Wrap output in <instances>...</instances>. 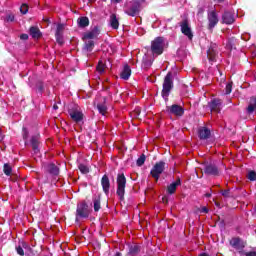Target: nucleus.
<instances>
[{
  "instance_id": "nucleus-30",
  "label": "nucleus",
  "mask_w": 256,
  "mask_h": 256,
  "mask_svg": "<svg viewBox=\"0 0 256 256\" xmlns=\"http://www.w3.org/2000/svg\"><path fill=\"white\" fill-rule=\"evenodd\" d=\"M96 70L98 71V73L103 74L105 73V63H103V61H99L98 65L96 67Z\"/></svg>"
},
{
  "instance_id": "nucleus-33",
  "label": "nucleus",
  "mask_w": 256,
  "mask_h": 256,
  "mask_svg": "<svg viewBox=\"0 0 256 256\" xmlns=\"http://www.w3.org/2000/svg\"><path fill=\"white\" fill-rule=\"evenodd\" d=\"M233 90V82H230L226 85L225 88V95H229L231 91Z\"/></svg>"
},
{
  "instance_id": "nucleus-38",
  "label": "nucleus",
  "mask_w": 256,
  "mask_h": 256,
  "mask_svg": "<svg viewBox=\"0 0 256 256\" xmlns=\"http://www.w3.org/2000/svg\"><path fill=\"white\" fill-rule=\"evenodd\" d=\"M55 35L58 43H63V32H56Z\"/></svg>"
},
{
  "instance_id": "nucleus-9",
  "label": "nucleus",
  "mask_w": 256,
  "mask_h": 256,
  "mask_svg": "<svg viewBox=\"0 0 256 256\" xmlns=\"http://www.w3.org/2000/svg\"><path fill=\"white\" fill-rule=\"evenodd\" d=\"M101 34V28L99 26H94L90 29V31L85 32L83 34L84 41L91 40V39H97L99 35Z\"/></svg>"
},
{
  "instance_id": "nucleus-14",
  "label": "nucleus",
  "mask_w": 256,
  "mask_h": 256,
  "mask_svg": "<svg viewBox=\"0 0 256 256\" xmlns=\"http://www.w3.org/2000/svg\"><path fill=\"white\" fill-rule=\"evenodd\" d=\"M222 21L226 25H232V23H235V16L231 12H224L222 15Z\"/></svg>"
},
{
  "instance_id": "nucleus-49",
  "label": "nucleus",
  "mask_w": 256,
  "mask_h": 256,
  "mask_svg": "<svg viewBox=\"0 0 256 256\" xmlns=\"http://www.w3.org/2000/svg\"><path fill=\"white\" fill-rule=\"evenodd\" d=\"M205 12V9H203V8H199V10H198V14H201V13H204Z\"/></svg>"
},
{
  "instance_id": "nucleus-15",
  "label": "nucleus",
  "mask_w": 256,
  "mask_h": 256,
  "mask_svg": "<svg viewBox=\"0 0 256 256\" xmlns=\"http://www.w3.org/2000/svg\"><path fill=\"white\" fill-rule=\"evenodd\" d=\"M101 185L103 188V191L106 195H109V188L111 187L110 181H109V176L104 175L101 179Z\"/></svg>"
},
{
  "instance_id": "nucleus-42",
  "label": "nucleus",
  "mask_w": 256,
  "mask_h": 256,
  "mask_svg": "<svg viewBox=\"0 0 256 256\" xmlns=\"http://www.w3.org/2000/svg\"><path fill=\"white\" fill-rule=\"evenodd\" d=\"M22 249H25V251H29V249H31V247H29V244L22 242L21 245Z\"/></svg>"
},
{
  "instance_id": "nucleus-41",
  "label": "nucleus",
  "mask_w": 256,
  "mask_h": 256,
  "mask_svg": "<svg viewBox=\"0 0 256 256\" xmlns=\"http://www.w3.org/2000/svg\"><path fill=\"white\" fill-rule=\"evenodd\" d=\"M6 21H8V22H13V21H15V16H14L13 14H8V15L6 16Z\"/></svg>"
},
{
  "instance_id": "nucleus-25",
  "label": "nucleus",
  "mask_w": 256,
  "mask_h": 256,
  "mask_svg": "<svg viewBox=\"0 0 256 256\" xmlns=\"http://www.w3.org/2000/svg\"><path fill=\"white\" fill-rule=\"evenodd\" d=\"M207 57L209 59V61H215L216 57H217V52L215 51V49L213 48H209L207 51Z\"/></svg>"
},
{
  "instance_id": "nucleus-44",
  "label": "nucleus",
  "mask_w": 256,
  "mask_h": 256,
  "mask_svg": "<svg viewBox=\"0 0 256 256\" xmlns=\"http://www.w3.org/2000/svg\"><path fill=\"white\" fill-rule=\"evenodd\" d=\"M56 33H63V25L59 24V25L57 26Z\"/></svg>"
},
{
  "instance_id": "nucleus-19",
  "label": "nucleus",
  "mask_w": 256,
  "mask_h": 256,
  "mask_svg": "<svg viewBox=\"0 0 256 256\" xmlns=\"http://www.w3.org/2000/svg\"><path fill=\"white\" fill-rule=\"evenodd\" d=\"M248 115H253L256 111V97L250 98L249 105L246 109Z\"/></svg>"
},
{
  "instance_id": "nucleus-23",
  "label": "nucleus",
  "mask_w": 256,
  "mask_h": 256,
  "mask_svg": "<svg viewBox=\"0 0 256 256\" xmlns=\"http://www.w3.org/2000/svg\"><path fill=\"white\" fill-rule=\"evenodd\" d=\"M30 35L33 37V39H39V37H41V30L35 26H32L30 28Z\"/></svg>"
},
{
  "instance_id": "nucleus-2",
  "label": "nucleus",
  "mask_w": 256,
  "mask_h": 256,
  "mask_svg": "<svg viewBox=\"0 0 256 256\" xmlns=\"http://www.w3.org/2000/svg\"><path fill=\"white\" fill-rule=\"evenodd\" d=\"M141 3H143V0H132L131 2H128L124 9L126 15H129L130 17L139 15V8L141 7Z\"/></svg>"
},
{
  "instance_id": "nucleus-11",
  "label": "nucleus",
  "mask_w": 256,
  "mask_h": 256,
  "mask_svg": "<svg viewBox=\"0 0 256 256\" xmlns=\"http://www.w3.org/2000/svg\"><path fill=\"white\" fill-rule=\"evenodd\" d=\"M167 111L172 115H176V117H183V114L185 113V109L177 104L167 107Z\"/></svg>"
},
{
  "instance_id": "nucleus-40",
  "label": "nucleus",
  "mask_w": 256,
  "mask_h": 256,
  "mask_svg": "<svg viewBox=\"0 0 256 256\" xmlns=\"http://www.w3.org/2000/svg\"><path fill=\"white\" fill-rule=\"evenodd\" d=\"M152 64H153V62L147 61V60H145V58L143 59V67L145 69H149L150 65H152Z\"/></svg>"
},
{
  "instance_id": "nucleus-13",
  "label": "nucleus",
  "mask_w": 256,
  "mask_h": 256,
  "mask_svg": "<svg viewBox=\"0 0 256 256\" xmlns=\"http://www.w3.org/2000/svg\"><path fill=\"white\" fill-rule=\"evenodd\" d=\"M180 27L183 35H186V37H188L190 40L193 39V33L191 32V27H189L187 21L182 22Z\"/></svg>"
},
{
  "instance_id": "nucleus-26",
  "label": "nucleus",
  "mask_w": 256,
  "mask_h": 256,
  "mask_svg": "<svg viewBox=\"0 0 256 256\" xmlns=\"http://www.w3.org/2000/svg\"><path fill=\"white\" fill-rule=\"evenodd\" d=\"M47 171H49L51 175H59V168L55 164H49Z\"/></svg>"
},
{
  "instance_id": "nucleus-50",
  "label": "nucleus",
  "mask_w": 256,
  "mask_h": 256,
  "mask_svg": "<svg viewBox=\"0 0 256 256\" xmlns=\"http://www.w3.org/2000/svg\"><path fill=\"white\" fill-rule=\"evenodd\" d=\"M53 109L57 111V109H59V106H57V104H54Z\"/></svg>"
},
{
  "instance_id": "nucleus-46",
  "label": "nucleus",
  "mask_w": 256,
  "mask_h": 256,
  "mask_svg": "<svg viewBox=\"0 0 256 256\" xmlns=\"http://www.w3.org/2000/svg\"><path fill=\"white\" fill-rule=\"evenodd\" d=\"M245 255H246V256H256V252H255V251L246 252Z\"/></svg>"
},
{
  "instance_id": "nucleus-27",
  "label": "nucleus",
  "mask_w": 256,
  "mask_h": 256,
  "mask_svg": "<svg viewBox=\"0 0 256 256\" xmlns=\"http://www.w3.org/2000/svg\"><path fill=\"white\" fill-rule=\"evenodd\" d=\"M79 27H89V18L81 17L78 19Z\"/></svg>"
},
{
  "instance_id": "nucleus-28",
  "label": "nucleus",
  "mask_w": 256,
  "mask_h": 256,
  "mask_svg": "<svg viewBox=\"0 0 256 256\" xmlns=\"http://www.w3.org/2000/svg\"><path fill=\"white\" fill-rule=\"evenodd\" d=\"M94 211H99L101 209V198L95 197L93 199Z\"/></svg>"
},
{
  "instance_id": "nucleus-36",
  "label": "nucleus",
  "mask_w": 256,
  "mask_h": 256,
  "mask_svg": "<svg viewBox=\"0 0 256 256\" xmlns=\"http://www.w3.org/2000/svg\"><path fill=\"white\" fill-rule=\"evenodd\" d=\"M247 177H248L249 181H256V172L253 170L248 172Z\"/></svg>"
},
{
  "instance_id": "nucleus-17",
  "label": "nucleus",
  "mask_w": 256,
  "mask_h": 256,
  "mask_svg": "<svg viewBox=\"0 0 256 256\" xmlns=\"http://www.w3.org/2000/svg\"><path fill=\"white\" fill-rule=\"evenodd\" d=\"M121 79H124V81L129 80V77H131V67L129 65H124L122 72L120 73Z\"/></svg>"
},
{
  "instance_id": "nucleus-51",
  "label": "nucleus",
  "mask_w": 256,
  "mask_h": 256,
  "mask_svg": "<svg viewBox=\"0 0 256 256\" xmlns=\"http://www.w3.org/2000/svg\"><path fill=\"white\" fill-rule=\"evenodd\" d=\"M112 3H121V0H111Z\"/></svg>"
},
{
  "instance_id": "nucleus-39",
  "label": "nucleus",
  "mask_w": 256,
  "mask_h": 256,
  "mask_svg": "<svg viewBox=\"0 0 256 256\" xmlns=\"http://www.w3.org/2000/svg\"><path fill=\"white\" fill-rule=\"evenodd\" d=\"M16 251H17V254L20 255V256L25 255V251L23 250V247H21V245L16 247Z\"/></svg>"
},
{
  "instance_id": "nucleus-8",
  "label": "nucleus",
  "mask_w": 256,
  "mask_h": 256,
  "mask_svg": "<svg viewBox=\"0 0 256 256\" xmlns=\"http://www.w3.org/2000/svg\"><path fill=\"white\" fill-rule=\"evenodd\" d=\"M163 171H165V162L160 161L154 165L150 173L152 177H154V179L157 181L159 180V177H161V173H163Z\"/></svg>"
},
{
  "instance_id": "nucleus-43",
  "label": "nucleus",
  "mask_w": 256,
  "mask_h": 256,
  "mask_svg": "<svg viewBox=\"0 0 256 256\" xmlns=\"http://www.w3.org/2000/svg\"><path fill=\"white\" fill-rule=\"evenodd\" d=\"M29 137V132L27 131V128H23V139H27Z\"/></svg>"
},
{
  "instance_id": "nucleus-16",
  "label": "nucleus",
  "mask_w": 256,
  "mask_h": 256,
  "mask_svg": "<svg viewBox=\"0 0 256 256\" xmlns=\"http://www.w3.org/2000/svg\"><path fill=\"white\" fill-rule=\"evenodd\" d=\"M198 135L200 139H209L211 137V130L207 127H201L198 130Z\"/></svg>"
},
{
  "instance_id": "nucleus-45",
  "label": "nucleus",
  "mask_w": 256,
  "mask_h": 256,
  "mask_svg": "<svg viewBox=\"0 0 256 256\" xmlns=\"http://www.w3.org/2000/svg\"><path fill=\"white\" fill-rule=\"evenodd\" d=\"M223 197H229V190L222 191Z\"/></svg>"
},
{
  "instance_id": "nucleus-22",
  "label": "nucleus",
  "mask_w": 256,
  "mask_h": 256,
  "mask_svg": "<svg viewBox=\"0 0 256 256\" xmlns=\"http://www.w3.org/2000/svg\"><path fill=\"white\" fill-rule=\"evenodd\" d=\"M110 25L112 29H119V19H117V15L115 14L110 15Z\"/></svg>"
},
{
  "instance_id": "nucleus-37",
  "label": "nucleus",
  "mask_w": 256,
  "mask_h": 256,
  "mask_svg": "<svg viewBox=\"0 0 256 256\" xmlns=\"http://www.w3.org/2000/svg\"><path fill=\"white\" fill-rule=\"evenodd\" d=\"M79 170L81 171V173L87 174L89 172V168L83 164L79 165Z\"/></svg>"
},
{
  "instance_id": "nucleus-20",
  "label": "nucleus",
  "mask_w": 256,
  "mask_h": 256,
  "mask_svg": "<svg viewBox=\"0 0 256 256\" xmlns=\"http://www.w3.org/2000/svg\"><path fill=\"white\" fill-rule=\"evenodd\" d=\"M31 145L34 153H39V136H33L31 138Z\"/></svg>"
},
{
  "instance_id": "nucleus-3",
  "label": "nucleus",
  "mask_w": 256,
  "mask_h": 256,
  "mask_svg": "<svg viewBox=\"0 0 256 256\" xmlns=\"http://www.w3.org/2000/svg\"><path fill=\"white\" fill-rule=\"evenodd\" d=\"M165 49V40L163 37L155 38L151 43V51L154 57H158V55H162Z\"/></svg>"
},
{
  "instance_id": "nucleus-32",
  "label": "nucleus",
  "mask_w": 256,
  "mask_h": 256,
  "mask_svg": "<svg viewBox=\"0 0 256 256\" xmlns=\"http://www.w3.org/2000/svg\"><path fill=\"white\" fill-rule=\"evenodd\" d=\"M13 169L10 167L9 164H4V173L7 175V177L11 176V172Z\"/></svg>"
},
{
  "instance_id": "nucleus-18",
  "label": "nucleus",
  "mask_w": 256,
  "mask_h": 256,
  "mask_svg": "<svg viewBox=\"0 0 256 256\" xmlns=\"http://www.w3.org/2000/svg\"><path fill=\"white\" fill-rule=\"evenodd\" d=\"M179 185H181V178H177L175 182L171 183L167 188V192L170 195H173V193L177 191V187H179Z\"/></svg>"
},
{
  "instance_id": "nucleus-24",
  "label": "nucleus",
  "mask_w": 256,
  "mask_h": 256,
  "mask_svg": "<svg viewBox=\"0 0 256 256\" xmlns=\"http://www.w3.org/2000/svg\"><path fill=\"white\" fill-rule=\"evenodd\" d=\"M93 47H95V42L93 40L85 41L84 51L91 53V51H93Z\"/></svg>"
},
{
  "instance_id": "nucleus-29",
  "label": "nucleus",
  "mask_w": 256,
  "mask_h": 256,
  "mask_svg": "<svg viewBox=\"0 0 256 256\" xmlns=\"http://www.w3.org/2000/svg\"><path fill=\"white\" fill-rule=\"evenodd\" d=\"M97 109H98L100 115H106L107 106L105 104H98Z\"/></svg>"
},
{
  "instance_id": "nucleus-6",
  "label": "nucleus",
  "mask_w": 256,
  "mask_h": 256,
  "mask_svg": "<svg viewBox=\"0 0 256 256\" xmlns=\"http://www.w3.org/2000/svg\"><path fill=\"white\" fill-rule=\"evenodd\" d=\"M125 185H127V179L124 174H118L117 176V195L123 201L125 197Z\"/></svg>"
},
{
  "instance_id": "nucleus-21",
  "label": "nucleus",
  "mask_w": 256,
  "mask_h": 256,
  "mask_svg": "<svg viewBox=\"0 0 256 256\" xmlns=\"http://www.w3.org/2000/svg\"><path fill=\"white\" fill-rule=\"evenodd\" d=\"M204 171L207 175H217L219 173V170H217V167L214 165L206 166Z\"/></svg>"
},
{
  "instance_id": "nucleus-35",
  "label": "nucleus",
  "mask_w": 256,
  "mask_h": 256,
  "mask_svg": "<svg viewBox=\"0 0 256 256\" xmlns=\"http://www.w3.org/2000/svg\"><path fill=\"white\" fill-rule=\"evenodd\" d=\"M145 164V155L142 154L138 159H137V165L138 167H141L142 165Z\"/></svg>"
},
{
  "instance_id": "nucleus-52",
  "label": "nucleus",
  "mask_w": 256,
  "mask_h": 256,
  "mask_svg": "<svg viewBox=\"0 0 256 256\" xmlns=\"http://www.w3.org/2000/svg\"><path fill=\"white\" fill-rule=\"evenodd\" d=\"M216 3H223L225 0H214Z\"/></svg>"
},
{
  "instance_id": "nucleus-1",
  "label": "nucleus",
  "mask_w": 256,
  "mask_h": 256,
  "mask_svg": "<svg viewBox=\"0 0 256 256\" xmlns=\"http://www.w3.org/2000/svg\"><path fill=\"white\" fill-rule=\"evenodd\" d=\"M68 114L74 123H83V110L77 104H72L68 108Z\"/></svg>"
},
{
  "instance_id": "nucleus-47",
  "label": "nucleus",
  "mask_w": 256,
  "mask_h": 256,
  "mask_svg": "<svg viewBox=\"0 0 256 256\" xmlns=\"http://www.w3.org/2000/svg\"><path fill=\"white\" fill-rule=\"evenodd\" d=\"M20 38L23 39L24 41H26V39H29V35H27V34H22V35L20 36Z\"/></svg>"
},
{
  "instance_id": "nucleus-53",
  "label": "nucleus",
  "mask_w": 256,
  "mask_h": 256,
  "mask_svg": "<svg viewBox=\"0 0 256 256\" xmlns=\"http://www.w3.org/2000/svg\"><path fill=\"white\" fill-rule=\"evenodd\" d=\"M199 256H210V255L207 253H201Z\"/></svg>"
},
{
  "instance_id": "nucleus-10",
  "label": "nucleus",
  "mask_w": 256,
  "mask_h": 256,
  "mask_svg": "<svg viewBox=\"0 0 256 256\" xmlns=\"http://www.w3.org/2000/svg\"><path fill=\"white\" fill-rule=\"evenodd\" d=\"M230 245L231 247L236 249V251H238L239 253H241V251L245 249V242H243V240H241V238L239 237L232 238L230 240Z\"/></svg>"
},
{
  "instance_id": "nucleus-4",
  "label": "nucleus",
  "mask_w": 256,
  "mask_h": 256,
  "mask_svg": "<svg viewBox=\"0 0 256 256\" xmlns=\"http://www.w3.org/2000/svg\"><path fill=\"white\" fill-rule=\"evenodd\" d=\"M171 89H173V74L169 72L165 78L162 89V97L167 101L169 99V94L171 93Z\"/></svg>"
},
{
  "instance_id": "nucleus-31",
  "label": "nucleus",
  "mask_w": 256,
  "mask_h": 256,
  "mask_svg": "<svg viewBox=\"0 0 256 256\" xmlns=\"http://www.w3.org/2000/svg\"><path fill=\"white\" fill-rule=\"evenodd\" d=\"M129 253L130 255H137V253H139V246L137 245L130 246Z\"/></svg>"
},
{
  "instance_id": "nucleus-48",
  "label": "nucleus",
  "mask_w": 256,
  "mask_h": 256,
  "mask_svg": "<svg viewBox=\"0 0 256 256\" xmlns=\"http://www.w3.org/2000/svg\"><path fill=\"white\" fill-rule=\"evenodd\" d=\"M201 213H209V209H207V207H202Z\"/></svg>"
},
{
  "instance_id": "nucleus-54",
  "label": "nucleus",
  "mask_w": 256,
  "mask_h": 256,
  "mask_svg": "<svg viewBox=\"0 0 256 256\" xmlns=\"http://www.w3.org/2000/svg\"><path fill=\"white\" fill-rule=\"evenodd\" d=\"M205 197H211V193L205 194Z\"/></svg>"
},
{
  "instance_id": "nucleus-5",
  "label": "nucleus",
  "mask_w": 256,
  "mask_h": 256,
  "mask_svg": "<svg viewBox=\"0 0 256 256\" xmlns=\"http://www.w3.org/2000/svg\"><path fill=\"white\" fill-rule=\"evenodd\" d=\"M90 214L91 211H89V205H87V202L82 201L77 204L76 221H79V219H87Z\"/></svg>"
},
{
  "instance_id": "nucleus-7",
  "label": "nucleus",
  "mask_w": 256,
  "mask_h": 256,
  "mask_svg": "<svg viewBox=\"0 0 256 256\" xmlns=\"http://www.w3.org/2000/svg\"><path fill=\"white\" fill-rule=\"evenodd\" d=\"M208 19V29L212 31L217 26V23H219V15L217 14V11L210 10L207 14Z\"/></svg>"
},
{
  "instance_id": "nucleus-12",
  "label": "nucleus",
  "mask_w": 256,
  "mask_h": 256,
  "mask_svg": "<svg viewBox=\"0 0 256 256\" xmlns=\"http://www.w3.org/2000/svg\"><path fill=\"white\" fill-rule=\"evenodd\" d=\"M221 100L214 99L209 103L210 110L212 113H221Z\"/></svg>"
},
{
  "instance_id": "nucleus-34",
  "label": "nucleus",
  "mask_w": 256,
  "mask_h": 256,
  "mask_svg": "<svg viewBox=\"0 0 256 256\" xmlns=\"http://www.w3.org/2000/svg\"><path fill=\"white\" fill-rule=\"evenodd\" d=\"M28 11H29V6H27V4H22L20 7V13H22V15H26Z\"/></svg>"
},
{
  "instance_id": "nucleus-55",
  "label": "nucleus",
  "mask_w": 256,
  "mask_h": 256,
  "mask_svg": "<svg viewBox=\"0 0 256 256\" xmlns=\"http://www.w3.org/2000/svg\"><path fill=\"white\" fill-rule=\"evenodd\" d=\"M114 256H122L120 252H117Z\"/></svg>"
}]
</instances>
